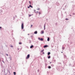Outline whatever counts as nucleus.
<instances>
[{"label": "nucleus", "mask_w": 75, "mask_h": 75, "mask_svg": "<svg viewBox=\"0 0 75 75\" xmlns=\"http://www.w3.org/2000/svg\"><path fill=\"white\" fill-rule=\"evenodd\" d=\"M21 28L22 29H23L24 28V25L23 23H22L21 24Z\"/></svg>", "instance_id": "f257e3e1"}, {"label": "nucleus", "mask_w": 75, "mask_h": 75, "mask_svg": "<svg viewBox=\"0 0 75 75\" xmlns=\"http://www.w3.org/2000/svg\"><path fill=\"white\" fill-rule=\"evenodd\" d=\"M38 39L39 40H40V41H43V40H44L43 38H39H39H38Z\"/></svg>", "instance_id": "f03ea898"}, {"label": "nucleus", "mask_w": 75, "mask_h": 75, "mask_svg": "<svg viewBox=\"0 0 75 75\" xmlns=\"http://www.w3.org/2000/svg\"><path fill=\"white\" fill-rule=\"evenodd\" d=\"M48 47V46L47 45H45L43 46L44 48H47V47Z\"/></svg>", "instance_id": "7ed1b4c3"}, {"label": "nucleus", "mask_w": 75, "mask_h": 75, "mask_svg": "<svg viewBox=\"0 0 75 75\" xmlns=\"http://www.w3.org/2000/svg\"><path fill=\"white\" fill-rule=\"evenodd\" d=\"M56 5L57 6H59V3L58 2H57L56 3Z\"/></svg>", "instance_id": "20e7f679"}, {"label": "nucleus", "mask_w": 75, "mask_h": 75, "mask_svg": "<svg viewBox=\"0 0 75 75\" xmlns=\"http://www.w3.org/2000/svg\"><path fill=\"white\" fill-rule=\"evenodd\" d=\"M38 31H35L34 32V34H37L38 33Z\"/></svg>", "instance_id": "39448f33"}, {"label": "nucleus", "mask_w": 75, "mask_h": 75, "mask_svg": "<svg viewBox=\"0 0 75 75\" xmlns=\"http://www.w3.org/2000/svg\"><path fill=\"white\" fill-rule=\"evenodd\" d=\"M3 11L2 10H1V9L0 10V13L1 14H2V13H3Z\"/></svg>", "instance_id": "423d86ee"}, {"label": "nucleus", "mask_w": 75, "mask_h": 75, "mask_svg": "<svg viewBox=\"0 0 75 75\" xmlns=\"http://www.w3.org/2000/svg\"><path fill=\"white\" fill-rule=\"evenodd\" d=\"M34 46L33 45H31L30 46V48H33V47H34Z\"/></svg>", "instance_id": "0eeeda50"}, {"label": "nucleus", "mask_w": 75, "mask_h": 75, "mask_svg": "<svg viewBox=\"0 0 75 75\" xmlns=\"http://www.w3.org/2000/svg\"><path fill=\"white\" fill-rule=\"evenodd\" d=\"M50 54H51V52H49L47 53L48 55H50Z\"/></svg>", "instance_id": "6e6552de"}, {"label": "nucleus", "mask_w": 75, "mask_h": 75, "mask_svg": "<svg viewBox=\"0 0 75 75\" xmlns=\"http://www.w3.org/2000/svg\"><path fill=\"white\" fill-rule=\"evenodd\" d=\"M46 25V23H45V24L44 25V30H45V29Z\"/></svg>", "instance_id": "1a4fd4ad"}, {"label": "nucleus", "mask_w": 75, "mask_h": 75, "mask_svg": "<svg viewBox=\"0 0 75 75\" xmlns=\"http://www.w3.org/2000/svg\"><path fill=\"white\" fill-rule=\"evenodd\" d=\"M47 41H50V38L48 37V38H47Z\"/></svg>", "instance_id": "9d476101"}, {"label": "nucleus", "mask_w": 75, "mask_h": 75, "mask_svg": "<svg viewBox=\"0 0 75 75\" xmlns=\"http://www.w3.org/2000/svg\"><path fill=\"white\" fill-rule=\"evenodd\" d=\"M30 57H27L26 58V59H28V58H29Z\"/></svg>", "instance_id": "9b49d317"}, {"label": "nucleus", "mask_w": 75, "mask_h": 75, "mask_svg": "<svg viewBox=\"0 0 75 75\" xmlns=\"http://www.w3.org/2000/svg\"><path fill=\"white\" fill-rule=\"evenodd\" d=\"M48 68H49V69H51V67L50 66H49Z\"/></svg>", "instance_id": "f8f14e48"}, {"label": "nucleus", "mask_w": 75, "mask_h": 75, "mask_svg": "<svg viewBox=\"0 0 75 75\" xmlns=\"http://www.w3.org/2000/svg\"><path fill=\"white\" fill-rule=\"evenodd\" d=\"M13 74H14V75H16V72H13Z\"/></svg>", "instance_id": "ddd939ff"}, {"label": "nucleus", "mask_w": 75, "mask_h": 75, "mask_svg": "<svg viewBox=\"0 0 75 75\" xmlns=\"http://www.w3.org/2000/svg\"><path fill=\"white\" fill-rule=\"evenodd\" d=\"M44 33V31H41V34H43V33Z\"/></svg>", "instance_id": "4468645a"}, {"label": "nucleus", "mask_w": 75, "mask_h": 75, "mask_svg": "<svg viewBox=\"0 0 75 75\" xmlns=\"http://www.w3.org/2000/svg\"><path fill=\"white\" fill-rule=\"evenodd\" d=\"M11 58H12V57H9V59H10V60H11Z\"/></svg>", "instance_id": "2eb2a0df"}, {"label": "nucleus", "mask_w": 75, "mask_h": 75, "mask_svg": "<svg viewBox=\"0 0 75 75\" xmlns=\"http://www.w3.org/2000/svg\"><path fill=\"white\" fill-rule=\"evenodd\" d=\"M2 62L4 63V59L3 58H2Z\"/></svg>", "instance_id": "dca6fc26"}, {"label": "nucleus", "mask_w": 75, "mask_h": 75, "mask_svg": "<svg viewBox=\"0 0 75 75\" xmlns=\"http://www.w3.org/2000/svg\"><path fill=\"white\" fill-rule=\"evenodd\" d=\"M62 49H63V50H64V49H65V47H62Z\"/></svg>", "instance_id": "f3484780"}, {"label": "nucleus", "mask_w": 75, "mask_h": 75, "mask_svg": "<svg viewBox=\"0 0 75 75\" xmlns=\"http://www.w3.org/2000/svg\"><path fill=\"white\" fill-rule=\"evenodd\" d=\"M44 49H43L41 51V52H44Z\"/></svg>", "instance_id": "a211bd4d"}, {"label": "nucleus", "mask_w": 75, "mask_h": 75, "mask_svg": "<svg viewBox=\"0 0 75 75\" xmlns=\"http://www.w3.org/2000/svg\"><path fill=\"white\" fill-rule=\"evenodd\" d=\"M31 39H33V36H31Z\"/></svg>", "instance_id": "6ab92c4d"}, {"label": "nucleus", "mask_w": 75, "mask_h": 75, "mask_svg": "<svg viewBox=\"0 0 75 75\" xmlns=\"http://www.w3.org/2000/svg\"><path fill=\"white\" fill-rule=\"evenodd\" d=\"M30 54H28L27 55V57H30Z\"/></svg>", "instance_id": "aec40b11"}, {"label": "nucleus", "mask_w": 75, "mask_h": 75, "mask_svg": "<svg viewBox=\"0 0 75 75\" xmlns=\"http://www.w3.org/2000/svg\"><path fill=\"white\" fill-rule=\"evenodd\" d=\"M13 20H15V17H13Z\"/></svg>", "instance_id": "412c9836"}, {"label": "nucleus", "mask_w": 75, "mask_h": 75, "mask_svg": "<svg viewBox=\"0 0 75 75\" xmlns=\"http://www.w3.org/2000/svg\"><path fill=\"white\" fill-rule=\"evenodd\" d=\"M65 20H66L67 21H68V20H69V19H68V18H66L65 19Z\"/></svg>", "instance_id": "4be33fe9"}, {"label": "nucleus", "mask_w": 75, "mask_h": 75, "mask_svg": "<svg viewBox=\"0 0 75 75\" xmlns=\"http://www.w3.org/2000/svg\"><path fill=\"white\" fill-rule=\"evenodd\" d=\"M32 16V15L30 14V15H29L28 16H29V17H30V16Z\"/></svg>", "instance_id": "5701e85b"}, {"label": "nucleus", "mask_w": 75, "mask_h": 75, "mask_svg": "<svg viewBox=\"0 0 75 75\" xmlns=\"http://www.w3.org/2000/svg\"><path fill=\"white\" fill-rule=\"evenodd\" d=\"M47 58L48 59H50L51 58V57H48Z\"/></svg>", "instance_id": "b1692460"}, {"label": "nucleus", "mask_w": 75, "mask_h": 75, "mask_svg": "<svg viewBox=\"0 0 75 75\" xmlns=\"http://www.w3.org/2000/svg\"><path fill=\"white\" fill-rule=\"evenodd\" d=\"M19 44L21 45V44H22V43L21 42H20L19 43Z\"/></svg>", "instance_id": "393cba45"}, {"label": "nucleus", "mask_w": 75, "mask_h": 75, "mask_svg": "<svg viewBox=\"0 0 75 75\" xmlns=\"http://www.w3.org/2000/svg\"><path fill=\"white\" fill-rule=\"evenodd\" d=\"M57 24H58V23H55V25L56 26H57Z\"/></svg>", "instance_id": "a878e982"}, {"label": "nucleus", "mask_w": 75, "mask_h": 75, "mask_svg": "<svg viewBox=\"0 0 75 75\" xmlns=\"http://www.w3.org/2000/svg\"><path fill=\"white\" fill-rule=\"evenodd\" d=\"M29 6L30 7H31V5H29Z\"/></svg>", "instance_id": "bb28decb"}, {"label": "nucleus", "mask_w": 75, "mask_h": 75, "mask_svg": "<svg viewBox=\"0 0 75 75\" xmlns=\"http://www.w3.org/2000/svg\"><path fill=\"white\" fill-rule=\"evenodd\" d=\"M2 58H0V62L1 61V59H2Z\"/></svg>", "instance_id": "cd10ccee"}, {"label": "nucleus", "mask_w": 75, "mask_h": 75, "mask_svg": "<svg viewBox=\"0 0 75 75\" xmlns=\"http://www.w3.org/2000/svg\"><path fill=\"white\" fill-rule=\"evenodd\" d=\"M73 42H70V44H72Z\"/></svg>", "instance_id": "c85d7f7f"}, {"label": "nucleus", "mask_w": 75, "mask_h": 75, "mask_svg": "<svg viewBox=\"0 0 75 75\" xmlns=\"http://www.w3.org/2000/svg\"><path fill=\"white\" fill-rule=\"evenodd\" d=\"M29 4H31V3L30 1H29Z\"/></svg>", "instance_id": "c756f323"}, {"label": "nucleus", "mask_w": 75, "mask_h": 75, "mask_svg": "<svg viewBox=\"0 0 75 75\" xmlns=\"http://www.w3.org/2000/svg\"><path fill=\"white\" fill-rule=\"evenodd\" d=\"M10 47H12V48H13V46L12 45Z\"/></svg>", "instance_id": "7c9ffc66"}, {"label": "nucleus", "mask_w": 75, "mask_h": 75, "mask_svg": "<svg viewBox=\"0 0 75 75\" xmlns=\"http://www.w3.org/2000/svg\"><path fill=\"white\" fill-rule=\"evenodd\" d=\"M31 40H30V42H29V43H31Z\"/></svg>", "instance_id": "2f4dec72"}, {"label": "nucleus", "mask_w": 75, "mask_h": 75, "mask_svg": "<svg viewBox=\"0 0 75 75\" xmlns=\"http://www.w3.org/2000/svg\"><path fill=\"white\" fill-rule=\"evenodd\" d=\"M33 26V25H31V26H30V28H31Z\"/></svg>", "instance_id": "473e14b6"}, {"label": "nucleus", "mask_w": 75, "mask_h": 75, "mask_svg": "<svg viewBox=\"0 0 75 75\" xmlns=\"http://www.w3.org/2000/svg\"><path fill=\"white\" fill-rule=\"evenodd\" d=\"M6 55L7 56H8V54H6Z\"/></svg>", "instance_id": "72a5a7b5"}, {"label": "nucleus", "mask_w": 75, "mask_h": 75, "mask_svg": "<svg viewBox=\"0 0 75 75\" xmlns=\"http://www.w3.org/2000/svg\"><path fill=\"white\" fill-rule=\"evenodd\" d=\"M39 14H41V13L40 12H39Z\"/></svg>", "instance_id": "f704fd0d"}, {"label": "nucleus", "mask_w": 75, "mask_h": 75, "mask_svg": "<svg viewBox=\"0 0 75 75\" xmlns=\"http://www.w3.org/2000/svg\"><path fill=\"white\" fill-rule=\"evenodd\" d=\"M34 12H35L36 11V10H34Z\"/></svg>", "instance_id": "c9c22d12"}, {"label": "nucleus", "mask_w": 75, "mask_h": 75, "mask_svg": "<svg viewBox=\"0 0 75 75\" xmlns=\"http://www.w3.org/2000/svg\"><path fill=\"white\" fill-rule=\"evenodd\" d=\"M30 8V6H28V8Z\"/></svg>", "instance_id": "e433bc0d"}, {"label": "nucleus", "mask_w": 75, "mask_h": 75, "mask_svg": "<svg viewBox=\"0 0 75 75\" xmlns=\"http://www.w3.org/2000/svg\"><path fill=\"white\" fill-rule=\"evenodd\" d=\"M73 15H75V13H73Z\"/></svg>", "instance_id": "4c0bfd02"}, {"label": "nucleus", "mask_w": 75, "mask_h": 75, "mask_svg": "<svg viewBox=\"0 0 75 75\" xmlns=\"http://www.w3.org/2000/svg\"><path fill=\"white\" fill-rule=\"evenodd\" d=\"M37 13H38V11H37V12H35Z\"/></svg>", "instance_id": "58836bf2"}, {"label": "nucleus", "mask_w": 75, "mask_h": 75, "mask_svg": "<svg viewBox=\"0 0 75 75\" xmlns=\"http://www.w3.org/2000/svg\"><path fill=\"white\" fill-rule=\"evenodd\" d=\"M37 9L39 10H40V8H38V9Z\"/></svg>", "instance_id": "ea45409f"}, {"label": "nucleus", "mask_w": 75, "mask_h": 75, "mask_svg": "<svg viewBox=\"0 0 75 75\" xmlns=\"http://www.w3.org/2000/svg\"><path fill=\"white\" fill-rule=\"evenodd\" d=\"M8 72L9 73H10V71H8Z\"/></svg>", "instance_id": "a19ab883"}, {"label": "nucleus", "mask_w": 75, "mask_h": 75, "mask_svg": "<svg viewBox=\"0 0 75 75\" xmlns=\"http://www.w3.org/2000/svg\"><path fill=\"white\" fill-rule=\"evenodd\" d=\"M2 28V27H0V28L1 29Z\"/></svg>", "instance_id": "79ce46f5"}, {"label": "nucleus", "mask_w": 75, "mask_h": 75, "mask_svg": "<svg viewBox=\"0 0 75 75\" xmlns=\"http://www.w3.org/2000/svg\"><path fill=\"white\" fill-rule=\"evenodd\" d=\"M31 8H33V6H31Z\"/></svg>", "instance_id": "37998d69"}, {"label": "nucleus", "mask_w": 75, "mask_h": 75, "mask_svg": "<svg viewBox=\"0 0 75 75\" xmlns=\"http://www.w3.org/2000/svg\"><path fill=\"white\" fill-rule=\"evenodd\" d=\"M42 54H44L45 53H44V52H43V53H42Z\"/></svg>", "instance_id": "c03bdc74"}, {"label": "nucleus", "mask_w": 75, "mask_h": 75, "mask_svg": "<svg viewBox=\"0 0 75 75\" xmlns=\"http://www.w3.org/2000/svg\"><path fill=\"white\" fill-rule=\"evenodd\" d=\"M39 69H38V72H39Z\"/></svg>", "instance_id": "a18cd8bd"}, {"label": "nucleus", "mask_w": 75, "mask_h": 75, "mask_svg": "<svg viewBox=\"0 0 75 75\" xmlns=\"http://www.w3.org/2000/svg\"><path fill=\"white\" fill-rule=\"evenodd\" d=\"M56 55L57 56H58V54H56Z\"/></svg>", "instance_id": "49530a36"}, {"label": "nucleus", "mask_w": 75, "mask_h": 75, "mask_svg": "<svg viewBox=\"0 0 75 75\" xmlns=\"http://www.w3.org/2000/svg\"><path fill=\"white\" fill-rule=\"evenodd\" d=\"M63 63H64V64H65V62H63Z\"/></svg>", "instance_id": "de8ad7c7"}, {"label": "nucleus", "mask_w": 75, "mask_h": 75, "mask_svg": "<svg viewBox=\"0 0 75 75\" xmlns=\"http://www.w3.org/2000/svg\"><path fill=\"white\" fill-rule=\"evenodd\" d=\"M15 16H16V17H17L16 15Z\"/></svg>", "instance_id": "09e8293b"}, {"label": "nucleus", "mask_w": 75, "mask_h": 75, "mask_svg": "<svg viewBox=\"0 0 75 75\" xmlns=\"http://www.w3.org/2000/svg\"><path fill=\"white\" fill-rule=\"evenodd\" d=\"M50 64H51V62H50Z\"/></svg>", "instance_id": "8fccbe9b"}, {"label": "nucleus", "mask_w": 75, "mask_h": 75, "mask_svg": "<svg viewBox=\"0 0 75 75\" xmlns=\"http://www.w3.org/2000/svg\"><path fill=\"white\" fill-rule=\"evenodd\" d=\"M61 16H62V15H61Z\"/></svg>", "instance_id": "3c124183"}, {"label": "nucleus", "mask_w": 75, "mask_h": 75, "mask_svg": "<svg viewBox=\"0 0 75 75\" xmlns=\"http://www.w3.org/2000/svg\"><path fill=\"white\" fill-rule=\"evenodd\" d=\"M23 31H25V30H23Z\"/></svg>", "instance_id": "603ef678"}, {"label": "nucleus", "mask_w": 75, "mask_h": 75, "mask_svg": "<svg viewBox=\"0 0 75 75\" xmlns=\"http://www.w3.org/2000/svg\"><path fill=\"white\" fill-rule=\"evenodd\" d=\"M63 9L64 10H65V9L64 8H63Z\"/></svg>", "instance_id": "864d4df0"}, {"label": "nucleus", "mask_w": 75, "mask_h": 75, "mask_svg": "<svg viewBox=\"0 0 75 75\" xmlns=\"http://www.w3.org/2000/svg\"><path fill=\"white\" fill-rule=\"evenodd\" d=\"M48 57H51L50 56H48Z\"/></svg>", "instance_id": "5fc2aeb1"}, {"label": "nucleus", "mask_w": 75, "mask_h": 75, "mask_svg": "<svg viewBox=\"0 0 75 75\" xmlns=\"http://www.w3.org/2000/svg\"><path fill=\"white\" fill-rule=\"evenodd\" d=\"M46 20H48V19H46Z\"/></svg>", "instance_id": "6e6d98bb"}, {"label": "nucleus", "mask_w": 75, "mask_h": 75, "mask_svg": "<svg viewBox=\"0 0 75 75\" xmlns=\"http://www.w3.org/2000/svg\"><path fill=\"white\" fill-rule=\"evenodd\" d=\"M63 52H61V53H62Z\"/></svg>", "instance_id": "4d7b16f0"}, {"label": "nucleus", "mask_w": 75, "mask_h": 75, "mask_svg": "<svg viewBox=\"0 0 75 75\" xmlns=\"http://www.w3.org/2000/svg\"><path fill=\"white\" fill-rule=\"evenodd\" d=\"M69 66H71V64H69Z\"/></svg>", "instance_id": "13d9d810"}, {"label": "nucleus", "mask_w": 75, "mask_h": 75, "mask_svg": "<svg viewBox=\"0 0 75 75\" xmlns=\"http://www.w3.org/2000/svg\"><path fill=\"white\" fill-rule=\"evenodd\" d=\"M71 2H73V3H74V1H71Z\"/></svg>", "instance_id": "bf43d9fd"}, {"label": "nucleus", "mask_w": 75, "mask_h": 75, "mask_svg": "<svg viewBox=\"0 0 75 75\" xmlns=\"http://www.w3.org/2000/svg\"><path fill=\"white\" fill-rule=\"evenodd\" d=\"M67 6H65V7H66Z\"/></svg>", "instance_id": "052dcab7"}, {"label": "nucleus", "mask_w": 75, "mask_h": 75, "mask_svg": "<svg viewBox=\"0 0 75 75\" xmlns=\"http://www.w3.org/2000/svg\"><path fill=\"white\" fill-rule=\"evenodd\" d=\"M54 62H55V60H54Z\"/></svg>", "instance_id": "680f3d73"}, {"label": "nucleus", "mask_w": 75, "mask_h": 75, "mask_svg": "<svg viewBox=\"0 0 75 75\" xmlns=\"http://www.w3.org/2000/svg\"><path fill=\"white\" fill-rule=\"evenodd\" d=\"M28 35H29V34H28Z\"/></svg>", "instance_id": "e2e57ef3"}, {"label": "nucleus", "mask_w": 75, "mask_h": 75, "mask_svg": "<svg viewBox=\"0 0 75 75\" xmlns=\"http://www.w3.org/2000/svg\"><path fill=\"white\" fill-rule=\"evenodd\" d=\"M70 16H71V15H69Z\"/></svg>", "instance_id": "0e129e2a"}, {"label": "nucleus", "mask_w": 75, "mask_h": 75, "mask_svg": "<svg viewBox=\"0 0 75 75\" xmlns=\"http://www.w3.org/2000/svg\"><path fill=\"white\" fill-rule=\"evenodd\" d=\"M19 50V49L18 48V50Z\"/></svg>", "instance_id": "69168bd1"}, {"label": "nucleus", "mask_w": 75, "mask_h": 75, "mask_svg": "<svg viewBox=\"0 0 75 75\" xmlns=\"http://www.w3.org/2000/svg\"><path fill=\"white\" fill-rule=\"evenodd\" d=\"M60 64H61V63H60Z\"/></svg>", "instance_id": "338daca9"}, {"label": "nucleus", "mask_w": 75, "mask_h": 75, "mask_svg": "<svg viewBox=\"0 0 75 75\" xmlns=\"http://www.w3.org/2000/svg\"><path fill=\"white\" fill-rule=\"evenodd\" d=\"M27 47V48H28V47Z\"/></svg>", "instance_id": "774afa93"}]
</instances>
